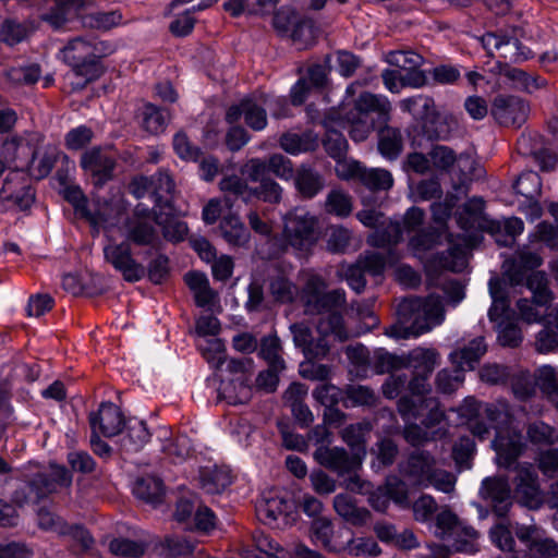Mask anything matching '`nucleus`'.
<instances>
[{
	"mask_svg": "<svg viewBox=\"0 0 558 558\" xmlns=\"http://www.w3.org/2000/svg\"><path fill=\"white\" fill-rule=\"evenodd\" d=\"M401 132L391 126H385L378 133V150L387 159H396L402 150Z\"/></svg>",
	"mask_w": 558,
	"mask_h": 558,
	"instance_id": "e433bc0d",
	"label": "nucleus"
},
{
	"mask_svg": "<svg viewBox=\"0 0 558 558\" xmlns=\"http://www.w3.org/2000/svg\"><path fill=\"white\" fill-rule=\"evenodd\" d=\"M398 323L386 329L393 339L418 337L445 320L442 301L438 295L404 299L398 306Z\"/></svg>",
	"mask_w": 558,
	"mask_h": 558,
	"instance_id": "f257e3e1",
	"label": "nucleus"
},
{
	"mask_svg": "<svg viewBox=\"0 0 558 558\" xmlns=\"http://www.w3.org/2000/svg\"><path fill=\"white\" fill-rule=\"evenodd\" d=\"M272 25L280 35H287L291 32L294 41H300L305 32L312 33V27L304 22H299L296 13L290 7H282L275 13Z\"/></svg>",
	"mask_w": 558,
	"mask_h": 558,
	"instance_id": "cd10ccee",
	"label": "nucleus"
},
{
	"mask_svg": "<svg viewBox=\"0 0 558 558\" xmlns=\"http://www.w3.org/2000/svg\"><path fill=\"white\" fill-rule=\"evenodd\" d=\"M325 209L337 217H348L352 211V199L344 191L333 189L327 195Z\"/></svg>",
	"mask_w": 558,
	"mask_h": 558,
	"instance_id": "c03bdc74",
	"label": "nucleus"
},
{
	"mask_svg": "<svg viewBox=\"0 0 558 558\" xmlns=\"http://www.w3.org/2000/svg\"><path fill=\"white\" fill-rule=\"evenodd\" d=\"M283 238L288 245L303 251L318 239L317 218L302 208H295L284 217Z\"/></svg>",
	"mask_w": 558,
	"mask_h": 558,
	"instance_id": "1a4fd4ad",
	"label": "nucleus"
},
{
	"mask_svg": "<svg viewBox=\"0 0 558 558\" xmlns=\"http://www.w3.org/2000/svg\"><path fill=\"white\" fill-rule=\"evenodd\" d=\"M364 270L361 265L341 264L337 269V276L340 280H345L349 287L356 293H361L365 286Z\"/></svg>",
	"mask_w": 558,
	"mask_h": 558,
	"instance_id": "de8ad7c7",
	"label": "nucleus"
},
{
	"mask_svg": "<svg viewBox=\"0 0 558 558\" xmlns=\"http://www.w3.org/2000/svg\"><path fill=\"white\" fill-rule=\"evenodd\" d=\"M161 554L167 558H187L194 550V544L181 537H168L160 545Z\"/></svg>",
	"mask_w": 558,
	"mask_h": 558,
	"instance_id": "5fc2aeb1",
	"label": "nucleus"
},
{
	"mask_svg": "<svg viewBox=\"0 0 558 558\" xmlns=\"http://www.w3.org/2000/svg\"><path fill=\"white\" fill-rule=\"evenodd\" d=\"M279 339L276 337H268L262 341L259 354L265 359L269 366L275 369H284V361L280 354Z\"/></svg>",
	"mask_w": 558,
	"mask_h": 558,
	"instance_id": "680f3d73",
	"label": "nucleus"
},
{
	"mask_svg": "<svg viewBox=\"0 0 558 558\" xmlns=\"http://www.w3.org/2000/svg\"><path fill=\"white\" fill-rule=\"evenodd\" d=\"M390 500L402 508L409 506L407 484L398 476H388L385 485L372 492L368 498L369 505L380 512L388 509Z\"/></svg>",
	"mask_w": 558,
	"mask_h": 558,
	"instance_id": "f3484780",
	"label": "nucleus"
},
{
	"mask_svg": "<svg viewBox=\"0 0 558 558\" xmlns=\"http://www.w3.org/2000/svg\"><path fill=\"white\" fill-rule=\"evenodd\" d=\"M535 383L547 396L555 398L558 393V372L550 365L541 366L535 376Z\"/></svg>",
	"mask_w": 558,
	"mask_h": 558,
	"instance_id": "4d7b16f0",
	"label": "nucleus"
},
{
	"mask_svg": "<svg viewBox=\"0 0 558 558\" xmlns=\"http://www.w3.org/2000/svg\"><path fill=\"white\" fill-rule=\"evenodd\" d=\"M168 116L151 104L143 109V128L150 134H159L165 131Z\"/></svg>",
	"mask_w": 558,
	"mask_h": 558,
	"instance_id": "864d4df0",
	"label": "nucleus"
},
{
	"mask_svg": "<svg viewBox=\"0 0 558 558\" xmlns=\"http://www.w3.org/2000/svg\"><path fill=\"white\" fill-rule=\"evenodd\" d=\"M243 117L247 126L254 131H262L267 125L266 109L256 99L246 98L240 105L228 109L226 119L229 123H235Z\"/></svg>",
	"mask_w": 558,
	"mask_h": 558,
	"instance_id": "412c9836",
	"label": "nucleus"
},
{
	"mask_svg": "<svg viewBox=\"0 0 558 558\" xmlns=\"http://www.w3.org/2000/svg\"><path fill=\"white\" fill-rule=\"evenodd\" d=\"M203 356L214 368H219L226 362L225 344L219 339L206 340L198 344Z\"/></svg>",
	"mask_w": 558,
	"mask_h": 558,
	"instance_id": "bf43d9fd",
	"label": "nucleus"
},
{
	"mask_svg": "<svg viewBox=\"0 0 558 558\" xmlns=\"http://www.w3.org/2000/svg\"><path fill=\"white\" fill-rule=\"evenodd\" d=\"M558 556V545L550 538L541 535L530 544L527 554L514 553L511 558H553Z\"/></svg>",
	"mask_w": 558,
	"mask_h": 558,
	"instance_id": "8fccbe9b",
	"label": "nucleus"
},
{
	"mask_svg": "<svg viewBox=\"0 0 558 558\" xmlns=\"http://www.w3.org/2000/svg\"><path fill=\"white\" fill-rule=\"evenodd\" d=\"M439 362V354L434 349L415 348L404 355L403 367H411L415 375L429 376Z\"/></svg>",
	"mask_w": 558,
	"mask_h": 558,
	"instance_id": "c756f323",
	"label": "nucleus"
},
{
	"mask_svg": "<svg viewBox=\"0 0 558 558\" xmlns=\"http://www.w3.org/2000/svg\"><path fill=\"white\" fill-rule=\"evenodd\" d=\"M501 286L502 282L499 278H492L488 282L489 293L493 299L488 317L492 322L498 324V341L505 347H517L522 341V335L517 325L505 323L504 320L509 302L504 294Z\"/></svg>",
	"mask_w": 558,
	"mask_h": 558,
	"instance_id": "9d476101",
	"label": "nucleus"
},
{
	"mask_svg": "<svg viewBox=\"0 0 558 558\" xmlns=\"http://www.w3.org/2000/svg\"><path fill=\"white\" fill-rule=\"evenodd\" d=\"M104 256L106 262L119 271L126 281L136 282L145 276V267L133 258L128 243L107 244L104 247Z\"/></svg>",
	"mask_w": 558,
	"mask_h": 558,
	"instance_id": "4468645a",
	"label": "nucleus"
},
{
	"mask_svg": "<svg viewBox=\"0 0 558 558\" xmlns=\"http://www.w3.org/2000/svg\"><path fill=\"white\" fill-rule=\"evenodd\" d=\"M326 287V282L319 276H311L307 279L304 287L305 308L307 313H315V310L318 308V303L325 293Z\"/></svg>",
	"mask_w": 558,
	"mask_h": 558,
	"instance_id": "3c124183",
	"label": "nucleus"
},
{
	"mask_svg": "<svg viewBox=\"0 0 558 558\" xmlns=\"http://www.w3.org/2000/svg\"><path fill=\"white\" fill-rule=\"evenodd\" d=\"M343 532V530L333 531L331 521L320 517L313 520L310 537L315 544L323 546L329 551H340L345 548L347 543L341 539Z\"/></svg>",
	"mask_w": 558,
	"mask_h": 558,
	"instance_id": "b1692460",
	"label": "nucleus"
},
{
	"mask_svg": "<svg viewBox=\"0 0 558 558\" xmlns=\"http://www.w3.org/2000/svg\"><path fill=\"white\" fill-rule=\"evenodd\" d=\"M412 397H402L398 402V411L404 421L424 417L422 423L429 426L434 423H440L444 418L442 412L438 409V403L434 398H426L430 386L427 383V376L416 375L409 384Z\"/></svg>",
	"mask_w": 558,
	"mask_h": 558,
	"instance_id": "6e6552de",
	"label": "nucleus"
},
{
	"mask_svg": "<svg viewBox=\"0 0 558 558\" xmlns=\"http://www.w3.org/2000/svg\"><path fill=\"white\" fill-rule=\"evenodd\" d=\"M486 414L496 429L493 447L496 451V461L499 466L509 468L520 457L524 444L522 435L513 420L506 413L497 411L495 407H487Z\"/></svg>",
	"mask_w": 558,
	"mask_h": 558,
	"instance_id": "423d86ee",
	"label": "nucleus"
},
{
	"mask_svg": "<svg viewBox=\"0 0 558 558\" xmlns=\"http://www.w3.org/2000/svg\"><path fill=\"white\" fill-rule=\"evenodd\" d=\"M101 43L74 38L61 50L63 60L72 66V75L77 80L72 82L74 88H83L88 82L99 75L96 60L99 58Z\"/></svg>",
	"mask_w": 558,
	"mask_h": 558,
	"instance_id": "0eeeda50",
	"label": "nucleus"
},
{
	"mask_svg": "<svg viewBox=\"0 0 558 558\" xmlns=\"http://www.w3.org/2000/svg\"><path fill=\"white\" fill-rule=\"evenodd\" d=\"M232 481L231 473L223 468H203L199 471L201 488L207 494H220Z\"/></svg>",
	"mask_w": 558,
	"mask_h": 558,
	"instance_id": "72a5a7b5",
	"label": "nucleus"
},
{
	"mask_svg": "<svg viewBox=\"0 0 558 558\" xmlns=\"http://www.w3.org/2000/svg\"><path fill=\"white\" fill-rule=\"evenodd\" d=\"M385 61L392 66L407 71L413 68H421L424 63V58L411 50H393L386 53Z\"/></svg>",
	"mask_w": 558,
	"mask_h": 558,
	"instance_id": "49530a36",
	"label": "nucleus"
},
{
	"mask_svg": "<svg viewBox=\"0 0 558 558\" xmlns=\"http://www.w3.org/2000/svg\"><path fill=\"white\" fill-rule=\"evenodd\" d=\"M403 364L404 355L397 356L383 349L376 350L373 357L369 359V365L377 374H385L393 369L402 368Z\"/></svg>",
	"mask_w": 558,
	"mask_h": 558,
	"instance_id": "09e8293b",
	"label": "nucleus"
},
{
	"mask_svg": "<svg viewBox=\"0 0 558 558\" xmlns=\"http://www.w3.org/2000/svg\"><path fill=\"white\" fill-rule=\"evenodd\" d=\"M220 190L225 193L226 198L229 196L240 197L245 203L254 199L253 187H250L247 182L238 175H229L220 181Z\"/></svg>",
	"mask_w": 558,
	"mask_h": 558,
	"instance_id": "37998d69",
	"label": "nucleus"
},
{
	"mask_svg": "<svg viewBox=\"0 0 558 558\" xmlns=\"http://www.w3.org/2000/svg\"><path fill=\"white\" fill-rule=\"evenodd\" d=\"M133 493L146 502L158 504L163 495V485L159 478L146 476L135 482Z\"/></svg>",
	"mask_w": 558,
	"mask_h": 558,
	"instance_id": "58836bf2",
	"label": "nucleus"
},
{
	"mask_svg": "<svg viewBox=\"0 0 558 558\" xmlns=\"http://www.w3.org/2000/svg\"><path fill=\"white\" fill-rule=\"evenodd\" d=\"M89 423L93 433L105 437L118 435L124 426V418L120 409L112 402L101 403L99 410L90 413Z\"/></svg>",
	"mask_w": 558,
	"mask_h": 558,
	"instance_id": "aec40b11",
	"label": "nucleus"
},
{
	"mask_svg": "<svg viewBox=\"0 0 558 558\" xmlns=\"http://www.w3.org/2000/svg\"><path fill=\"white\" fill-rule=\"evenodd\" d=\"M294 182L299 193L306 198L314 197L324 186L320 175L305 166L296 171Z\"/></svg>",
	"mask_w": 558,
	"mask_h": 558,
	"instance_id": "c9c22d12",
	"label": "nucleus"
},
{
	"mask_svg": "<svg viewBox=\"0 0 558 558\" xmlns=\"http://www.w3.org/2000/svg\"><path fill=\"white\" fill-rule=\"evenodd\" d=\"M125 238L137 245L153 244L156 239L154 218L137 206L134 215L124 225Z\"/></svg>",
	"mask_w": 558,
	"mask_h": 558,
	"instance_id": "4be33fe9",
	"label": "nucleus"
},
{
	"mask_svg": "<svg viewBox=\"0 0 558 558\" xmlns=\"http://www.w3.org/2000/svg\"><path fill=\"white\" fill-rule=\"evenodd\" d=\"M288 510L287 502L278 496L263 498L256 506V511L260 520L271 524L277 521Z\"/></svg>",
	"mask_w": 558,
	"mask_h": 558,
	"instance_id": "79ce46f5",
	"label": "nucleus"
},
{
	"mask_svg": "<svg viewBox=\"0 0 558 558\" xmlns=\"http://www.w3.org/2000/svg\"><path fill=\"white\" fill-rule=\"evenodd\" d=\"M150 434L143 421L131 422L126 434L121 439L125 451H137L149 440Z\"/></svg>",
	"mask_w": 558,
	"mask_h": 558,
	"instance_id": "a19ab883",
	"label": "nucleus"
},
{
	"mask_svg": "<svg viewBox=\"0 0 558 558\" xmlns=\"http://www.w3.org/2000/svg\"><path fill=\"white\" fill-rule=\"evenodd\" d=\"M482 43L490 56H497L505 62H522L532 57V51L524 47L515 36L487 33Z\"/></svg>",
	"mask_w": 558,
	"mask_h": 558,
	"instance_id": "2eb2a0df",
	"label": "nucleus"
},
{
	"mask_svg": "<svg viewBox=\"0 0 558 558\" xmlns=\"http://www.w3.org/2000/svg\"><path fill=\"white\" fill-rule=\"evenodd\" d=\"M345 303V292L342 289L324 293L315 312L322 314L317 323V331L323 336H332L336 340L343 342L350 335L343 326L341 315L332 312L333 307L342 306Z\"/></svg>",
	"mask_w": 558,
	"mask_h": 558,
	"instance_id": "f8f14e48",
	"label": "nucleus"
},
{
	"mask_svg": "<svg viewBox=\"0 0 558 558\" xmlns=\"http://www.w3.org/2000/svg\"><path fill=\"white\" fill-rule=\"evenodd\" d=\"M33 157V148L27 140L17 134L2 136V171L8 168L15 172H24Z\"/></svg>",
	"mask_w": 558,
	"mask_h": 558,
	"instance_id": "dca6fc26",
	"label": "nucleus"
},
{
	"mask_svg": "<svg viewBox=\"0 0 558 558\" xmlns=\"http://www.w3.org/2000/svg\"><path fill=\"white\" fill-rule=\"evenodd\" d=\"M254 198L266 203L278 204L282 197V187L271 179L262 180L259 186L253 187Z\"/></svg>",
	"mask_w": 558,
	"mask_h": 558,
	"instance_id": "774afa93",
	"label": "nucleus"
},
{
	"mask_svg": "<svg viewBox=\"0 0 558 558\" xmlns=\"http://www.w3.org/2000/svg\"><path fill=\"white\" fill-rule=\"evenodd\" d=\"M109 551L118 557L138 558L147 549V544L142 541H134L126 537H114L108 544Z\"/></svg>",
	"mask_w": 558,
	"mask_h": 558,
	"instance_id": "ea45409f",
	"label": "nucleus"
},
{
	"mask_svg": "<svg viewBox=\"0 0 558 558\" xmlns=\"http://www.w3.org/2000/svg\"><path fill=\"white\" fill-rule=\"evenodd\" d=\"M429 157L433 170L451 174L456 157V154L451 148L442 145L435 146L429 151Z\"/></svg>",
	"mask_w": 558,
	"mask_h": 558,
	"instance_id": "13d9d810",
	"label": "nucleus"
},
{
	"mask_svg": "<svg viewBox=\"0 0 558 558\" xmlns=\"http://www.w3.org/2000/svg\"><path fill=\"white\" fill-rule=\"evenodd\" d=\"M400 108L403 112H408L412 114L414 119L425 123L434 122L436 117H438L434 99L425 95H416L402 99L400 101Z\"/></svg>",
	"mask_w": 558,
	"mask_h": 558,
	"instance_id": "7c9ffc66",
	"label": "nucleus"
},
{
	"mask_svg": "<svg viewBox=\"0 0 558 558\" xmlns=\"http://www.w3.org/2000/svg\"><path fill=\"white\" fill-rule=\"evenodd\" d=\"M219 228L221 236L231 246H245L250 242L251 234L236 216H226Z\"/></svg>",
	"mask_w": 558,
	"mask_h": 558,
	"instance_id": "f704fd0d",
	"label": "nucleus"
},
{
	"mask_svg": "<svg viewBox=\"0 0 558 558\" xmlns=\"http://www.w3.org/2000/svg\"><path fill=\"white\" fill-rule=\"evenodd\" d=\"M542 263L543 259L537 253L522 250L518 254V260L504 263V276L511 284H519L523 281L526 270L537 268Z\"/></svg>",
	"mask_w": 558,
	"mask_h": 558,
	"instance_id": "bb28decb",
	"label": "nucleus"
},
{
	"mask_svg": "<svg viewBox=\"0 0 558 558\" xmlns=\"http://www.w3.org/2000/svg\"><path fill=\"white\" fill-rule=\"evenodd\" d=\"M390 112L391 104L386 96L362 93L341 123L343 126L348 124L349 134L353 141L362 142L368 137L374 129V120L371 118V113H376L380 123H387L390 119Z\"/></svg>",
	"mask_w": 558,
	"mask_h": 558,
	"instance_id": "7ed1b4c3",
	"label": "nucleus"
},
{
	"mask_svg": "<svg viewBox=\"0 0 558 558\" xmlns=\"http://www.w3.org/2000/svg\"><path fill=\"white\" fill-rule=\"evenodd\" d=\"M529 106L522 99L499 96L495 99L492 114L496 121L506 126H521L527 117Z\"/></svg>",
	"mask_w": 558,
	"mask_h": 558,
	"instance_id": "a211bd4d",
	"label": "nucleus"
},
{
	"mask_svg": "<svg viewBox=\"0 0 558 558\" xmlns=\"http://www.w3.org/2000/svg\"><path fill=\"white\" fill-rule=\"evenodd\" d=\"M481 494L492 504L498 517H505L512 506V495L507 478L486 477L482 482Z\"/></svg>",
	"mask_w": 558,
	"mask_h": 558,
	"instance_id": "6ab92c4d",
	"label": "nucleus"
},
{
	"mask_svg": "<svg viewBox=\"0 0 558 558\" xmlns=\"http://www.w3.org/2000/svg\"><path fill=\"white\" fill-rule=\"evenodd\" d=\"M293 335V342L301 348L303 353L308 357H325L330 349L326 338L328 336L320 335V339L313 341L311 329L303 323L293 324L290 327Z\"/></svg>",
	"mask_w": 558,
	"mask_h": 558,
	"instance_id": "393cba45",
	"label": "nucleus"
},
{
	"mask_svg": "<svg viewBox=\"0 0 558 558\" xmlns=\"http://www.w3.org/2000/svg\"><path fill=\"white\" fill-rule=\"evenodd\" d=\"M486 352V344L483 337H476L468 344L450 353L451 363L460 371H470L478 363Z\"/></svg>",
	"mask_w": 558,
	"mask_h": 558,
	"instance_id": "c85d7f7f",
	"label": "nucleus"
},
{
	"mask_svg": "<svg viewBox=\"0 0 558 558\" xmlns=\"http://www.w3.org/2000/svg\"><path fill=\"white\" fill-rule=\"evenodd\" d=\"M441 186L437 179L422 180L411 186V195L414 201H428L441 196Z\"/></svg>",
	"mask_w": 558,
	"mask_h": 558,
	"instance_id": "338daca9",
	"label": "nucleus"
},
{
	"mask_svg": "<svg viewBox=\"0 0 558 558\" xmlns=\"http://www.w3.org/2000/svg\"><path fill=\"white\" fill-rule=\"evenodd\" d=\"M529 290L532 292V300L521 299L517 303L520 317L531 324L541 322L548 310V304L553 300L551 292L548 289L547 278L544 272L537 271L529 276L526 281Z\"/></svg>",
	"mask_w": 558,
	"mask_h": 558,
	"instance_id": "9b49d317",
	"label": "nucleus"
},
{
	"mask_svg": "<svg viewBox=\"0 0 558 558\" xmlns=\"http://www.w3.org/2000/svg\"><path fill=\"white\" fill-rule=\"evenodd\" d=\"M84 0H56V9L46 14L45 20L52 26L60 27L66 21L68 15L84 7Z\"/></svg>",
	"mask_w": 558,
	"mask_h": 558,
	"instance_id": "603ef678",
	"label": "nucleus"
},
{
	"mask_svg": "<svg viewBox=\"0 0 558 558\" xmlns=\"http://www.w3.org/2000/svg\"><path fill=\"white\" fill-rule=\"evenodd\" d=\"M360 181L372 191H386L393 184L391 173L380 168L366 169L364 167Z\"/></svg>",
	"mask_w": 558,
	"mask_h": 558,
	"instance_id": "a18cd8bd",
	"label": "nucleus"
},
{
	"mask_svg": "<svg viewBox=\"0 0 558 558\" xmlns=\"http://www.w3.org/2000/svg\"><path fill=\"white\" fill-rule=\"evenodd\" d=\"M365 454L366 450H362V454L359 451L349 456L343 448H328L326 446L318 447L314 452V457L319 464L335 471L339 476L349 475L344 480V487L357 494H366L371 489V483L363 481L356 474Z\"/></svg>",
	"mask_w": 558,
	"mask_h": 558,
	"instance_id": "39448f33",
	"label": "nucleus"
},
{
	"mask_svg": "<svg viewBox=\"0 0 558 558\" xmlns=\"http://www.w3.org/2000/svg\"><path fill=\"white\" fill-rule=\"evenodd\" d=\"M542 182L539 175L534 171L523 172L514 183V189L518 194H521L526 199H532L539 195Z\"/></svg>",
	"mask_w": 558,
	"mask_h": 558,
	"instance_id": "6e6d98bb",
	"label": "nucleus"
},
{
	"mask_svg": "<svg viewBox=\"0 0 558 558\" xmlns=\"http://www.w3.org/2000/svg\"><path fill=\"white\" fill-rule=\"evenodd\" d=\"M400 473L412 486L427 488L433 486L442 493L454 489L456 476L437 468L435 458L426 451H415L407 461L400 463Z\"/></svg>",
	"mask_w": 558,
	"mask_h": 558,
	"instance_id": "f03ea898",
	"label": "nucleus"
},
{
	"mask_svg": "<svg viewBox=\"0 0 558 558\" xmlns=\"http://www.w3.org/2000/svg\"><path fill=\"white\" fill-rule=\"evenodd\" d=\"M453 371L442 369L437 374V388L444 393H451L457 390L464 380L463 373L459 367L454 366Z\"/></svg>",
	"mask_w": 558,
	"mask_h": 558,
	"instance_id": "052dcab7",
	"label": "nucleus"
},
{
	"mask_svg": "<svg viewBox=\"0 0 558 558\" xmlns=\"http://www.w3.org/2000/svg\"><path fill=\"white\" fill-rule=\"evenodd\" d=\"M71 476L60 465L51 464L45 473H38L29 483L7 482L5 486L11 490V499L15 507H22L28 502H37L54 493L59 487L69 486Z\"/></svg>",
	"mask_w": 558,
	"mask_h": 558,
	"instance_id": "20e7f679",
	"label": "nucleus"
},
{
	"mask_svg": "<svg viewBox=\"0 0 558 558\" xmlns=\"http://www.w3.org/2000/svg\"><path fill=\"white\" fill-rule=\"evenodd\" d=\"M483 173L482 167L475 161L471 154L456 155L450 175L457 178L460 183L478 179Z\"/></svg>",
	"mask_w": 558,
	"mask_h": 558,
	"instance_id": "4c0bfd02",
	"label": "nucleus"
},
{
	"mask_svg": "<svg viewBox=\"0 0 558 558\" xmlns=\"http://www.w3.org/2000/svg\"><path fill=\"white\" fill-rule=\"evenodd\" d=\"M64 198L73 206L75 214L86 219L94 228L105 227L108 222V218L104 211L100 209L93 211L89 208L88 201L78 186L65 187Z\"/></svg>",
	"mask_w": 558,
	"mask_h": 558,
	"instance_id": "a878e982",
	"label": "nucleus"
},
{
	"mask_svg": "<svg viewBox=\"0 0 558 558\" xmlns=\"http://www.w3.org/2000/svg\"><path fill=\"white\" fill-rule=\"evenodd\" d=\"M5 76L13 85H29L38 81L40 70L38 65L17 66L7 71Z\"/></svg>",
	"mask_w": 558,
	"mask_h": 558,
	"instance_id": "e2e57ef3",
	"label": "nucleus"
},
{
	"mask_svg": "<svg viewBox=\"0 0 558 558\" xmlns=\"http://www.w3.org/2000/svg\"><path fill=\"white\" fill-rule=\"evenodd\" d=\"M114 165L111 156L96 147L86 150L81 158L82 168L94 178L97 185H102L111 178Z\"/></svg>",
	"mask_w": 558,
	"mask_h": 558,
	"instance_id": "5701e85b",
	"label": "nucleus"
},
{
	"mask_svg": "<svg viewBox=\"0 0 558 558\" xmlns=\"http://www.w3.org/2000/svg\"><path fill=\"white\" fill-rule=\"evenodd\" d=\"M512 482L518 502L530 509H537L542 506L543 495L538 476L532 464H519L515 468V476Z\"/></svg>",
	"mask_w": 558,
	"mask_h": 558,
	"instance_id": "ddd939ff",
	"label": "nucleus"
},
{
	"mask_svg": "<svg viewBox=\"0 0 558 558\" xmlns=\"http://www.w3.org/2000/svg\"><path fill=\"white\" fill-rule=\"evenodd\" d=\"M173 149L183 160L197 161L201 149L193 145L184 132H178L173 137Z\"/></svg>",
	"mask_w": 558,
	"mask_h": 558,
	"instance_id": "69168bd1",
	"label": "nucleus"
},
{
	"mask_svg": "<svg viewBox=\"0 0 558 558\" xmlns=\"http://www.w3.org/2000/svg\"><path fill=\"white\" fill-rule=\"evenodd\" d=\"M428 74L438 85H453L461 78L459 66L452 64H438L430 69Z\"/></svg>",
	"mask_w": 558,
	"mask_h": 558,
	"instance_id": "0e129e2a",
	"label": "nucleus"
},
{
	"mask_svg": "<svg viewBox=\"0 0 558 558\" xmlns=\"http://www.w3.org/2000/svg\"><path fill=\"white\" fill-rule=\"evenodd\" d=\"M524 230L523 221L518 217L494 220L488 223V231L500 246H508Z\"/></svg>",
	"mask_w": 558,
	"mask_h": 558,
	"instance_id": "473e14b6",
	"label": "nucleus"
},
{
	"mask_svg": "<svg viewBox=\"0 0 558 558\" xmlns=\"http://www.w3.org/2000/svg\"><path fill=\"white\" fill-rule=\"evenodd\" d=\"M184 280L192 291L197 306L207 307L215 304L217 293L210 288L205 274L190 271L184 276Z\"/></svg>",
	"mask_w": 558,
	"mask_h": 558,
	"instance_id": "2f4dec72",
	"label": "nucleus"
}]
</instances>
